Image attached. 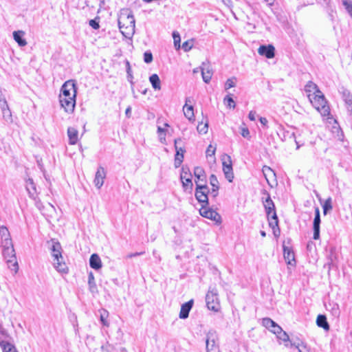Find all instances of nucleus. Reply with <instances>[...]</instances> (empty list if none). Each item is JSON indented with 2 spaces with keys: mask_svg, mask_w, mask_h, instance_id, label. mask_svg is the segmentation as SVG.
Masks as SVG:
<instances>
[{
  "mask_svg": "<svg viewBox=\"0 0 352 352\" xmlns=\"http://www.w3.org/2000/svg\"><path fill=\"white\" fill-rule=\"evenodd\" d=\"M0 346L3 352H17L15 346L6 340H3L0 337Z\"/></svg>",
  "mask_w": 352,
  "mask_h": 352,
  "instance_id": "obj_28",
  "label": "nucleus"
},
{
  "mask_svg": "<svg viewBox=\"0 0 352 352\" xmlns=\"http://www.w3.org/2000/svg\"><path fill=\"white\" fill-rule=\"evenodd\" d=\"M149 80H150V82L152 85V87H153L154 89L160 90L161 89V82H160V78L157 74H152L149 77Z\"/></svg>",
  "mask_w": 352,
  "mask_h": 352,
  "instance_id": "obj_32",
  "label": "nucleus"
},
{
  "mask_svg": "<svg viewBox=\"0 0 352 352\" xmlns=\"http://www.w3.org/2000/svg\"><path fill=\"white\" fill-rule=\"evenodd\" d=\"M263 325L268 329L270 331L274 333V334L278 333L281 332V327L277 324L274 320L271 318H265L263 319L262 321Z\"/></svg>",
  "mask_w": 352,
  "mask_h": 352,
  "instance_id": "obj_13",
  "label": "nucleus"
},
{
  "mask_svg": "<svg viewBox=\"0 0 352 352\" xmlns=\"http://www.w3.org/2000/svg\"><path fill=\"white\" fill-rule=\"evenodd\" d=\"M267 197L263 201V205L265 209L267 217H270L273 212H276L275 206L273 201L271 199L270 195L266 192Z\"/></svg>",
  "mask_w": 352,
  "mask_h": 352,
  "instance_id": "obj_19",
  "label": "nucleus"
},
{
  "mask_svg": "<svg viewBox=\"0 0 352 352\" xmlns=\"http://www.w3.org/2000/svg\"><path fill=\"white\" fill-rule=\"evenodd\" d=\"M25 188L30 197L32 199H35L36 194V185L32 179H28L26 181Z\"/></svg>",
  "mask_w": 352,
  "mask_h": 352,
  "instance_id": "obj_25",
  "label": "nucleus"
},
{
  "mask_svg": "<svg viewBox=\"0 0 352 352\" xmlns=\"http://www.w3.org/2000/svg\"><path fill=\"white\" fill-rule=\"evenodd\" d=\"M0 236L1 240L10 238L9 230L6 226H2L0 227Z\"/></svg>",
  "mask_w": 352,
  "mask_h": 352,
  "instance_id": "obj_42",
  "label": "nucleus"
},
{
  "mask_svg": "<svg viewBox=\"0 0 352 352\" xmlns=\"http://www.w3.org/2000/svg\"><path fill=\"white\" fill-rule=\"evenodd\" d=\"M267 217H268V221H269V225L273 229L274 235L276 236L277 234H276V228H278V223L276 213L273 212V214H271V215Z\"/></svg>",
  "mask_w": 352,
  "mask_h": 352,
  "instance_id": "obj_27",
  "label": "nucleus"
},
{
  "mask_svg": "<svg viewBox=\"0 0 352 352\" xmlns=\"http://www.w3.org/2000/svg\"><path fill=\"white\" fill-rule=\"evenodd\" d=\"M89 25L94 28V30H98L100 28V25H99V23L98 22H97L96 20L94 19H91L89 21Z\"/></svg>",
  "mask_w": 352,
  "mask_h": 352,
  "instance_id": "obj_55",
  "label": "nucleus"
},
{
  "mask_svg": "<svg viewBox=\"0 0 352 352\" xmlns=\"http://www.w3.org/2000/svg\"><path fill=\"white\" fill-rule=\"evenodd\" d=\"M309 100L315 109L320 112L322 116H329L330 115L329 106L327 104V101L321 91L318 94H316L313 96H309Z\"/></svg>",
  "mask_w": 352,
  "mask_h": 352,
  "instance_id": "obj_3",
  "label": "nucleus"
},
{
  "mask_svg": "<svg viewBox=\"0 0 352 352\" xmlns=\"http://www.w3.org/2000/svg\"><path fill=\"white\" fill-rule=\"evenodd\" d=\"M216 148L210 144L206 150V154L207 157L212 158V160L214 161V153H215Z\"/></svg>",
  "mask_w": 352,
  "mask_h": 352,
  "instance_id": "obj_44",
  "label": "nucleus"
},
{
  "mask_svg": "<svg viewBox=\"0 0 352 352\" xmlns=\"http://www.w3.org/2000/svg\"><path fill=\"white\" fill-rule=\"evenodd\" d=\"M190 178H192V175L190 172L189 168L187 167H182V173L180 175L181 181Z\"/></svg>",
  "mask_w": 352,
  "mask_h": 352,
  "instance_id": "obj_39",
  "label": "nucleus"
},
{
  "mask_svg": "<svg viewBox=\"0 0 352 352\" xmlns=\"http://www.w3.org/2000/svg\"><path fill=\"white\" fill-rule=\"evenodd\" d=\"M35 201V206L36 208L41 211L43 212L44 209V206L40 199H37L36 197H35V199H33Z\"/></svg>",
  "mask_w": 352,
  "mask_h": 352,
  "instance_id": "obj_54",
  "label": "nucleus"
},
{
  "mask_svg": "<svg viewBox=\"0 0 352 352\" xmlns=\"http://www.w3.org/2000/svg\"><path fill=\"white\" fill-rule=\"evenodd\" d=\"M77 88L74 80H69L64 82L60 89L59 97L76 98Z\"/></svg>",
  "mask_w": 352,
  "mask_h": 352,
  "instance_id": "obj_6",
  "label": "nucleus"
},
{
  "mask_svg": "<svg viewBox=\"0 0 352 352\" xmlns=\"http://www.w3.org/2000/svg\"><path fill=\"white\" fill-rule=\"evenodd\" d=\"M193 305V300H190L189 301L183 304L181 307V310L179 312V318L186 319L188 317L189 312L192 309Z\"/></svg>",
  "mask_w": 352,
  "mask_h": 352,
  "instance_id": "obj_18",
  "label": "nucleus"
},
{
  "mask_svg": "<svg viewBox=\"0 0 352 352\" xmlns=\"http://www.w3.org/2000/svg\"><path fill=\"white\" fill-rule=\"evenodd\" d=\"M328 257H329V259L330 260L331 263H332L336 259L334 248H333V247L330 248V254L328 256Z\"/></svg>",
  "mask_w": 352,
  "mask_h": 352,
  "instance_id": "obj_53",
  "label": "nucleus"
},
{
  "mask_svg": "<svg viewBox=\"0 0 352 352\" xmlns=\"http://www.w3.org/2000/svg\"><path fill=\"white\" fill-rule=\"evenodd\" d=\"M7 336V333L6 331V330H4L3 329H0V337H1V339L3 340L4 338H6Z\"/></svg>",
  "mask_w": 352,
  "mask_h": 352,
  "instance_id": "obj_62",
  "label": "nucleus"
},
{
  "mask_svg": "<svg viewBox=\"0 0 352 352\" xmlns=\"http://www.w3.org/2000/svg\"><path fill=\"white\" fill-rule=\"evenodd\" d=\"M190 98H186V103L183 107L184 114L185 117L190 122L195 121V115H194V109L192 105H189L188 103H190Z\"/></svg>",
  "mask_w": 352,
  "mask_h": 352,
  "instance_id": "obj_16",
  "label": "nucleus"
},
{
  "mask_svg": "<svg viewBox=\"0 0 352 352\" xmlns=\"http://www.w3.org/2000/svg\"><path fill=\"white\" fill-rule=\"evenodd\" d=\"M291 346L298 349V352H311L309 347L302 341L298 340V342H291Z\"/></svg>",
  "mask_w": 352,
  "mask_h": 352,
  "instance_id": "obj_31",
  "label": "nucleus"
},
{
  "mask_svg": "<svg viewBox=\"0 0 352 352\" xmlns=\"http://www.w3.org/2000/svg\"><path fill=\"white\" fill-rule=\"evenodd\" d=\"M223 102L229 108H235V102L230 96H226L223 99Z\"/></svg>",
  "mask_w": 352,
  "mask_h": 352,
  "instance_id": "obj_43",
  "label": "nucleus"
},
{
  "mask_svg": "<svg viewBox=\"0 0 352 352\" xmlns=\"http://www.w3.org/2000/svg\"><path fill=\"white\" fill-rule=\"evenodd\" d=\"M67 136L69 138V144L74 145L78 141V131L74 127H68Z\"/></svg>",
  "mask_w": 352,
  "mask_h": 352,
  "instance_id": "obj_21",
  "label": "nucleus"
},
{
  "mask_svg": "<svg viewBox=\"0 0 352 352\" xmlns=\"http://www.w3.org/2000/svg\"><path fill=\"white\" fill-rule=\"evenodd\" d=\"M316 324L319 327H322L326 331L329 329V324L327 322V318L324 315L318 316L316 319Z\"/></svg>",
  "mask_w": 352,
  "mask_h": 352,
  "instance_id": "obj_29",
  "label": "nucleus"
},
{
  "mask_svg": "<svg viewBox=\"0 0 352 352\" xmlns=\"http://www.w3.org/2000/svg\"><path fill=\"white\" fill-rule=\"evenodd\" d=\"M3 255L6 260L8 268L14 273H16L19 270V265L14 247L3 249Z\"/></svg>",
  "mask_w": 352,
  "mask_h": 352,
  "instance_id": "obj_5",
  "label": "nucleus"
},
{
  "mask_svg": "<svg viewBox=\"0 0 352 352\" xmlns=\"http://www.w3.org/2000/svg\"><path fill=\"white\" fill-rule=\"evenodd\" d=\"M118 27L124 36L131 38L135 33V21L132 12L122 9L118 14Z\"/></svg>",
  "mask_w": 352,
  "mask_h": 352,
  "instance_id": "obj_1",
  "label": "nucleus"
},
{
  "mask_svg": "<svg viewBox=\"0 0 352 352\" xmlns=\"http://www.w3.org/2000/svg\"><path fill=\"white\" fill-rule=\"evenodd\" d=\"M329 306L331 307V312L333 316H338L340 315V309L339 306L337 303H329Z\"/></svg>",
  "mask_w": 352,
  "mask_h": 352,
  "instance_id": "obj_41",
  "label": "nucleus"
},
{
  "mask_svg": "<svg viewBox=\"0 0 352 352\" xmlns=\"http://www.w3.org/2000/svg\"><path fill=\"white\" fill-rule=\"evenodd\" d=\"M131 107H128L125 111V114L127 118H130L131 117Z\"/></svg>",
  "mask_w": 352,
  "mask_h": 352,
  "instance_id": "obj_63",
  "label": "nucleus"
},
{
  "mask_svg": "<svg viewBox=\"0 0 352 352\" xmlns=\"http://www.w3.org/2000/svg\"><path fill=\"white\" fill-rule=\"evenodd\" d=\"M182 182L183 187L186 190H188V189H190V190L192 189L193 184L192 182V178L182 180Z\"/></svg>",
  "mask_w": 352,
  "mask_h": 352,
  "instance_id": "obj_45",
  "label": "nucleus"
},
{
  "mask_svg": "<svg viewBox=\"0 0 352 352\" xmlns=\"http://www.w3.org/2000/svg\"><path fill=\"white\" fill-rule=\"evenodd\" d=\"M105 177H106V171L103 167L100 166L96 173V175H95V178H94V184L96 188L100 189L102 186Z\"/></svg>",
  "mask_w": 352,
  "mask_h": 352,
  "instance_id": "obj_12",
  "label": "nucleus"
},
{
  "mask_svg": "<svg viewBox=\"0 0 352 352\" xmlns=\"http://www.w3.org/2000/svg\"><path fill=\"white\" fill-rule=\"evenodd\" d=\"M259 120H260V122H261V124L262 125H263L264 126H267V122H268L267 118H263V117H261L259 118Z\"/></svg>",
  "mask_w": 352,
  "mask_h": 352,
  "instance_id": "obj_61",
  "label": "nucleus"
},
{
  "mask_svg": "<svg viewBox=\"0 0 352 352\" xmlns=\"http://www.w3.org/2000/svg\"><path fill=\"white\" fill-rule=\"evenodd\" d=\"M236 83V78H235V77L230 78L225 82L224 88L226 90H228L232 87H235Z\"/></svg>",
  "mask_w": 352,
  "mask_h": 352,
  "instance_id": "obj_40",
  "label": "nucleus"
},
{
  "mask_svg": "<svg viewBox=\"0 0 352 352\" xmlns=\"http://www.w3.org/2000/svg\"><path fill=\"white\" fill-rule=\"evenodd\" d=\"M200 71L201 72L203 80L206 83H208L212 76V72L210 69V65L207 63H203L200 67Z\"/></svg>",
  "mask_w": 352,
  "mask_h": 352,
  "instance_id": "obj_15",
  "label": "nucleus"
},
{
  "mask_svg": "<svg viewBox=\"0 0 352 352\" xmlns=\"http://www.w3.org/2000/svg\"><path fill=\"white\" fill-rule=\"evenodd\" d=\"M313 224H320V210L318 207H316L315 208V217L314 219Z\"/></svg>",
  "mask_w": 352,
  "mask_h": 352,
  "instance_id": "obj_51",
  "label": "nucleus"
},
{
  "mask_svg": "<svg viewBox=\"0 0 352 352\" xmlns=\"http://www.w3.org/2000/svg\"><path fill=\"white\" fill-rule=\"evenodd\" d=\"M192 48V45L190 44V43L188 41H185L183 44H182V49L185 51V52H188L190 49Z\"/></svg>",
  "mask_w": 352,
  "mask_h": 352,
  "instance_id": "obj_56",
  "label": "nucleus"
},
{
  "mask_svg": "<svg viewBox=\"0 0 352 352\" xmlns=\"http://www.w3.org/2000/svg\"><path fill=\"white\" fill-rule=\"evenodd\" d=\"M305 91L307 94V97L309 98V96H314L320 94V90L318 85L312 81H309L305 86Z\"/></svg>",
  "mask_w": 352,
  "mask_h": 352,
  "instance_id": "obj_20",
  "label": "nucleus"
},
{
  "mask_svg": "<svg viewBox=\"0 0 352 352\" xmlns=\"http://www.w3.org/2000/svg\"><path fill=\"white\" fill-rule=\"evenodd\" d=\"M283 256L288 265H295L296 262L294 252L289 247L285 246V245H283Z\"/></svg>",
  "mask_w": 352,
  "mask_h": 352,
  "instance_id": "obj_17",
  "label": "nucleus"
},
{
  "mask_svg": "<svg viewBox=\"0 0 352 352\" xmlns=\"http://www.w3.org/2000/svg\"><path fill=\"white\" fill-rule=\"evenodd\" d=\"M260 55L264 56L267 58H272L275 55V48L272 45H261L258 50Z\"/></svg>",
  "mask_w": 352,
  "mask_h": 352,
  "instance_id": "obj_14",
  "label": "nucleus"
},
{
  "mask_svg": "<svg viewBox=\"0 0 352 352\" xmlns=\"http://www.w3.org/2000/svg\"><path fill=\"white\" fill-rule=\"evenodd\" d=\"M263 173L266 179V180L268 182L267 176H269L270 174L275 175L274 170L267 166H264L262 169Z\"/></svg>",
  "mask_w": 352,
  "mask_h": 352,
  "instance_id": "obj_46",
  "label": "nucleus"
},
{
  "mask_svg": "<svg viewBox=\"0 0 352 352\" xmlns=\"http://www.w3.org/2000/svg\"><path fill=\"white\" fill-rule=\"evenodd\" d=\"M76 99V98H71V99H69L68 98L59 97L60 104L67 113L71 114L74 111Z\"/></svg>",
  "mask_w": 352,
  "mask_h": 352,
  "instance_id": "obj_11",
  "label": "nucleus"
},
{
  "mask_svg": "<svg viewBox=\"0 0 352 352\" xmlns=\"http://www.w3.org/2000/svg\"><path fill=\"white\" fill-rule=\"evenodd\" d=\"M332 199L331 197H329L324 201L322 205L324 214H327L329 211L332 210Z\"/></svg>",
  "mask_w": 352,
  "mask_h": 352,
  "instance_id": "obj_35",
  "label": "nucleus"
},
{
  "mask_svg": "<svg viewBox=\"0 0 352 352\" xmlns=\"http://www.w3.org/2000/svg\"><path fill=\"white\" fill-rule=\"evenodd\" d=\"M200 214L207 219H211L217 223H221V216L214 210L207 207V206L202 205L199 210Z\"/></svg>",
  "mask_w": 352,
  "mask_h": 352,
  "instance_id": "obj_9",
  "label": "nucleus"
},
{
  "mask_svg": "<svg viewBox=\"0 0 352 352\" xmlns=\"http://www.w3.org/2000/svg\"><path fill=\"white\" fill-rule=\"evenodd\" d=\"M144 60L146 63H150L153 60V55L150 52H146L144 54Z\"/></svg>",
  "mask_w": 352,
  "mask_h": 352,
  "instance_id": "obj_52",
  "label": "nucleus"
},
{
  "mask_svg": "<svg viewBox=\"0 0 352 352\" xmlns=\"http://www.w3.org/2000/svg\"><path fill=\"white\" fill-rule=\"evenodd\" d=\"M206 352H220L219 337L217 331L210 330L206 336Z\"/></svg>",
  "mask_w": 352,
  "mask_h": 352,
  "instance_id": "obj_4",
  "label": "nucleus"
},
{
  "mask_svg": "<svg viewBox=\"0 0 352 352\" xmlns=\"http://www.w3.org/2000/svg\"><path fill=\"white\" fill-rule=\"evenodd\" d=\"M1 244H2L3 249L10 248V247H14L11 238L4 239L1 240Z\"/></svg>",
  "mask_w": 352,
  "mask_h": 352,
  "instance_id": "obj_47",
  "label": "nucleus"
},
{
  "mask_svg": "<svg viewBox=\"0 0 352 352\" xmlns=\"http://www.w3.org/2000/svg\"><path fill=\"white\" fill-rule=\"evenodd\" d=\"M25 32L22 30L14 31L13 32L14 39L20 47H24L27 45V41L23 38Z\"/></svg>",
  "mask_w": 352,
  "mask_h": 352,
  "instance_id": "obj_24",
  "label": "nucleus"
},
{
  "mask_svg": "<svg viewBox=\"0 0 352 352\" xmlns=\"http://www.w3.org/2000/svg\"><path fill=\"white\" fill-rule=\"evenodd\" d=\"M4 102L5 104H8L2 91L0 90V107H1L2 104H3Z\"/></svg>",
  "mask_w": 352,
  "mask_h": 352,
  "instance_id": "obj_59",
  "label": "nucleus"
},
{
  "mask_svg": "<svg viewBox=\"0 0 352 352\" xmlns=\"http://www.w3.org/2000/svg\"><path fill=\"white\" fill-rule=\"evenodd\" d=\"M89 265L91 268L98 270L102 267V261L97 254H93L89 258Z\"/></svg>",
  "mask_w": 352,
  "mask_h": 352,
  "instance_id": "obj_22",
  "label": "nucleus"
},
{
  "mask_svg": "<svg viewBox=\"0 0 352 352\" xmlns=\"http://www.w3.org/2000/svg\"><path fill=\"white\" fill-rule=\"evenodd\" d=\"M241 135L246 138H250V131L248 128H243L241 129Z\"/></svg>",
  "mask_w": 352,
  "mask_h": 352,
  "instance_id": "obj_57",
  "label": "nucleus"
},
{
  "mask_svg": "<svg viewBox=\"0 0 352 352\" xmlns=\"http://www.w3.org/2000/svg\"><path fill=\"white\" fill-rule=\"evenodd\" d=\"M314 236L313 239L318 240L320 238V224H313Z\"/></svg>",
  "mask_w": 352,
  "mask_h": 352,
  "instance_id": "obj_48",
  "label": "nucleus"
},
{
  "mask_svg": "<svg viewBox=\"0 0 352 352\" xmlns=\"http://www.w3.org/2000/svg\"><path fill=\"white\" fill-rule=\"evenodd\" d=\"M0 108H1V111H2V115H3V120L7 123L12 122V113H11V111H10L9 107H8V104H5V102H4L3 104H2V106L0 107Z\"/></svg>",
  "mask_w": 352,
  "mask_h": 352,
  "instance_id": "obj_23",
  "label": "nucleus"
},
{
  "mask_svg": "<svg viewBox=\"0 0 352 352\" xmlns=\"http://www.w3.org/2000/svg\"><path fill=\"white\" fill-rule=\"evenodd\" d=\"M276 334L277 335L278 338L283 340V342H287L289 340V336L287 334L285 331H283L282 329L281 332Z\"/></svg>",
  "mask_w": 352,
  "mask_h": 352,
  "instance_id": "obj_50",
  "label": "nucleus"
},
{
  "mask_svg": "<svg viewBox=\"0 0 352 352\" xmlns=\"http://www.w3.org/2000/svg\"><path fill=\"white\" fill-rule=\"evenodd\" d=\"M197 130L201 134L207 133L208 130V121L207 118H204L203 120L198 123Z\"/></svg>",
  "mask_w": 352,
  "mask_h": 352,
  "instance_id": "obj_30",
  "label": "nucleus"
},
{
  "mask_svg": "<svg viewBox=\"0 0 352 352\" xmlns=\"http://www.w3.org/2000/svg\"><path fill=\"white\" fill-rule=\"evenodd\" d=\"M248 118L252 121L255 120H256V112L254 111H250L248 114Z\"/></svg>",
  "mask_w": 352,
  "mask_h": 352,
  "instance_id": "obj_58",
  "label": "nucleus"
},
{
  "mask_svg": "<svg viewBox=\"0 0 352 352\" xmlns=\"http://www.w3.org/2000/svg\"><path fill=\"white\" fill-rule=\"evenodd\" d=\"M88 285L89 289L91 293H98V288L95 282V278L93 272H90L88 275Z\"/></svg>",
  "mask_w": 352,
  "mask_h": 352,
  "instance_id": "obj_26",
  "label": "nucleus"
},
{
  "mask_svg": "<svg viewBox=\"0 0 352 352\" xmlns=\"http://www.w3.org/2000/svg\"><path fill=\"white\" fill-rule=\"evenodd\" d=\"M194 175L197 179L196 181L198 183L199 182H204L206 179L205 171L201 167H195L194 169Z\"/></svg>",
  "mask_w": 352,
  "mask_h": 352,
  "instance_id": "obj_33",
  "label": "nucleus"
},
{
  "mask_svg": "<svg viewBox=\"0 0 352 352\" xmlns=\"http://www.w3.org/2000/svg\"><path fill=\"white\" fill-rule=\"evenodd\" d=\"M157 133L160 134V140H162V138L161 137V133H164L165 129L162 128L161 126H158L157 127ZM163 139H165V135H164Z\"/></svg>",
  "mask_w": 352,
  "mask_h": 352,
  "instance_id": "obj_60",
  "label": "nucleus"
},
{
  "mask_svg": "<svg viewBox=\"0 0 352 352\" xmlns=\"http://www.w3.org/2000/svg\"><path fill=\"white\" fill-rule=\"evenodd\" d=\"M207 307L210 310L218 311L220 309L219 300L216 289H210L206 296Z\"/></svg>",
  "mask_w": 352,
  "mask_h": 352,
  "instance_id": "obj_7",
  "label": "nucleus"
},
{
  "mask_svg": "<svg viewBox=\"0 0 352 352\" xmlns=\"http://www.w3.org/2000/svg\"><path fill=\"white\" fill-rule=\"evenodd\" d=\"M153 256H154L156 258H157L159 261H160V260H161V258H160V256L159 254L157 253V252L156 250H153Z\"/></svg>",
  "mask_w": 352,
  "mask_h": 352,
  "instance_id": "obj_64",
  "label": "nucleus"
},
{
  "mask_svg": "<svg viewBox=\"0 0 352 352\" xmlns=\"http://www.w3.org/2000/svg\"><path fill=\"white\" fill-rule=\"evenodd\" d=\"M182 140L181 138H177L175 140V148L176 151V154L175 157V167H179L184 160V153L185 152V149L179 145L181 144Z\"/></svg>",
  "mask_w": 352,
  "mask_h": 352,
  "instance_id": "obj_10",
  "label": "nucleus"
},
{
  "mask_svg": "<svg viewBox=\"0 0 352 352\" xmlns=\"http://www.w3.org/2000/svg\"><path fill=\"white\" fill-rule=\"evenodd\" d=\"M197 188L195 190V197L197 201L202 204V205L207 206L208 204V193L209 190L207 186L204 184H198L195 181Z\"/></svg>",
  "mask_w": 352,
  "mask_h": 352,
  "instance_id": "obj_8",
  "label": "nucleus"
},
{
  "mask_svg": "<svg viewBox=\"0 0 352 352\" xmlns=\"http://www.w3.org/2000/svg\"><path fill=\"white\" fill-rule=\"evenodd\" d=\"M222 164L223 167H226V166L232 165L231 157L228 155H224L222 157Z\"/></svg>",
  "mask_w": 352,
  "mask_h": 352,
  "instance_id": "obj_49",
  "label": "nucleus"
},
{
  "mask_svg": "<svg viewBox=\"0 0 352 352\" xmlns=\"http://www.w3.org/2000/svg\"><path fill=\"white\" fill-rule=\"evenodd\" d=\"M48 243L51 244L50 251L53 258L54 268L60 273L67 274L68 272V267L63 261L60 243L54 239H52Z\"/></svg>",
  "mask_w": 352,
  "mask_h": 352,
  "instance_id": "obj_2",
  "label": "nucleus"
},
{
  "mask_svg": "<svg viewBox=\"0 0 352 352\" xmlns=\"http://www.w3.org/2000/svg\"><path fill=\"white\" fill-rule=\"evenodd\" d=\"M109 316V312L105 309H102L100 311V321L104 326L108 327L109 322L107 321V318Z\"/></svg>",
  "mask_w": 352,
  "mask_h": 352,
  "instance_id": "obj_36",
  "label": "nucleus"
},
{
  "mask_svg": "<svg viewBox=\"0 0 352 352\" xmlns=\"http://www.w3.org/2000/svg\"><path fill=\"white\" fill-rule=\"evenodd\" d=\"M173 42H174V46L176 50H179L181 47L180 42H181V38L180 35L178 32L174 31L173 32Z\"/></svg>",
  "mask_w": 352,
  "mask_h": 352,
  "instance_id": "obj_38",
  "label": "nucleus"
},
{
  "mask_svg": "<svg viewBox=\"0 0 352 352\" xmlns=\"http://www.w3.org/2000/svg\"><path fill=\"white\" fill-rule=\"evenodd\" d=\"M223 171L228 181L229 182H232L234 179L232 165L226 166V167H223Z\"/></svg>",
  "mask_w": 352,
  "mask_h": 352,
  "instance_id": "obj_34",
  "label": "nucleus"
},
{
  "mask_svg": "<svg viewBox=\"0 0 352 352\" xmlns=\"http://www.w3.org/2000/svg\"><path fill=\"white\" fill-rule=\"evenodd\" d=\"M210 184L212 186L213 191H218L219 188V184L217 177L214 175H211L210 177Z\"/></svg>",
  "mask_w": 352,
  "mask_h": 352,
  "instance_id": "obj_37",
  "label": "nucleus"
}]
</instances>
